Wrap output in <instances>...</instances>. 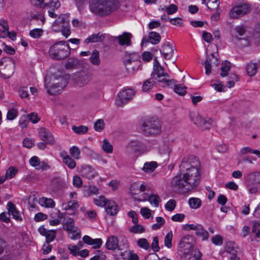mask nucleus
Masks as SVG:
<instances>
[{"mask_svg":"<svg viewBox=\"0 0 260 260\" xmlns=\"http://www.w3.org/2000/svg\"><path fill=\"white\" fill-rule=\"evenodd\" d=\"M118 5V0H90L89 4L90 11L102 16L110 14Z\"/></svg>","mask_w":260,"mask_h":260,"instance_id":"f257e3e1","label":"nucleus"},{"mask_svg":"<svg viewBox=\"0 0 260 260\" xmlns=\"http://www.w3.org/2000/svg\"><path fill=\"white\" fill-rule=\"evenodd\" d=\"M49 53L52 58L61 60L70 55L71 50L69 45L65 41H60L50 47Z\"/></svg>","mask_w":260,"mask_h":260,"instance_id":"f03ea898","label":"nucleus"},{"mask_svg":"<svg viewBox=\"0 0 260 260\" xmlns=\"http://www.w3.org/2000/svg\"><path fill=\"white\" fill-rule=\"evenodd\" d=\"M45 87L47 92L50 94H56L66 87L67 81L62 76H54L50 80V82H47L48 78H45Z\"/></svg>","mask_w":260,"mask_h":260,"instance_id":"7ed1b4c3","label":"nucleus"},{"mask_svg":"<svg viewBox=\"0 0 260 260\" xmlns=\"http://www.w3.org/2000/svg\"><path fill=\"white\" fill-rule=\"evenodd\" d=\"M52 29L55 32L61 31L66 38L71 34L68 16L60 15L52 24Z\"/></svg>","mask_w":260,"mask_h":260,"instance_id":"20e7f679","label":"nucleus"},{"mask_svg":"<svg viewBox=\"0 0 260 260\" xmlns=\"http://www.w3.org/2000/svg\"><path fill=\"white\" fill-rule=\"evenodd\" d=\"M142 129L145 135H155L161 131V124L156 119L151 118L145 120L142 124Z\"/></svg>","mask_w":260,"mask_h":260,"instance_id":"39448f33","label":"nucleus"},{"mask_svg":"<svg viewBox=\"0 0 260 260\" xmlns=\"http://www.w3.org/2000/svg\"><path fill=\"white\" fill-rule=\"evenodd\" d=\"M170 185L174 191L179 193H186L190 190L181 173L172 178Z\"/></svg>","mask_w":260,"mask_h":260,"instance_id":"423d86ee","label":"nucleus"},{"mask_svg":"<svg viewBox=\"0 0 260 260\" xmlns=\"http://www.w3.org/2000/svg\"><path fill=\"white\" fill-rule=\"evenodd\" d=\"M181 174L190 190L196 188L199 184L201 176L198 169L192 168L187 172Z\"/></svg>","mask_w":260,"mask_h":260,"instance_id":"0eeeda50","label":"nucleus"},{"mask_svg":"<svg viewBox=\"0 0 260 260\" xmlns=\"http://www.w3.org/2000/svg\"><path fill=\"white\" fill-rule=\"evenodd\" d=\"M250 193H256L260 189V171L248 174L246 178Z\"/></svg>","mask_w":260,"mask_h":260,"instance_id":"6e6552de","label":"nucleus"},{"mask_svg":"<svg viewBox=\"0 0 260 260\" xmlns=\"http://www.w3.org/2000/svg\"><path fill=\"white\" fill-rule=\"evenodd\" d=\"M148 190V187L142 183L140 184L139 183L135 182L133 183L130 187V193L135 200L142 202L146 201V197H145V193L140 194L142 192H144Z\"/></svg>","mask_w":260,"mask_h":260,"instance_id":"1a4fd4ad","label":"nucleus"},{"mask_svg":"<svg viewBox=\"0 0 260 260\" xmlns=\"http://www.w3.org/2000/svg\"><path fill=\"white\" fill-rule=\"evenodd\" d=\"M15 63L10 58L4 57L0 60V73L5 78H9L14 73Z\"/></svg>","mask_w":260,"mask_h":260,"instance_id":"9d476101","label":"nucleus"},{"mask_svg":"<svg viewBox=\"0 0 260 260\" xmlns=\"http://www.w3.org/2000/svg\"><path fill=\"white\" fill-rule=\"evenodd\" d=\"M135 94V91L132 88H127L122 90L118 93L115 100V105L117 107H122L131 101Z\"/></svg>","mask_w":260,"mask_h":260,"instance_id":"9b49d317","label":"nucleus"},{"mask_svg":"<svg viewBox=\"0 0 260 260\" xmlns=\"http://www.w3.org/2000/svg\"><path fill=\"white\" fill-rule=\"evenodd\" d=\"M200 166V162L198 159L194 156H186L183 158L181 164L179 166L180 172H187L192 168L198 169Z\"/></svg>","mask_w":260,"mask_h":260,"instance_id":"f8f14e48","label":"nucleus"},{"mask_svg":"<svg viewBox=\"0 0 260 260\" xmlns=\"http://www.w3.org/2000/svg\"><path fill=\"white\" fill-rule=\"evenodd\" d=\"M63 229L64 230L69 232L71 234L72 239H78L80 238L81 232L80 230L75 226L74 220L70 217H66L64 218L62 222Z\"/></svg>","mask_w":260,"mask_h":260,"instance_id":"ddd939ff","label":"nucleus"},{"mask_svg":"<svg viewBox=\"0 0 260 260\" xmlns=\"http://www.w3.org/2000/svg\"><path fill=\"white\" fill-rule=\"evenodd\" d=\"M247 37L246 29L245 26L238 25L235 28L233 38L236 43L238 44V42H242L241 45L243 47L248 46L249 41Z\"/></svg>","mask_w":260,"mask_h":260,"instance_id":"4468645a","label":"nucleus"},{"mask_svg":"<svg viewBox=\"0 0 260 260\" xmlns=\"http://www.w3.org/2000/svg\"><path fill=\"white\" fill-rule=\"evenodd\" d=\"M251 11L250 6L247 4H241L233 7L229 12L231 19H238L248 14Z\"/></svg>","mask_w":260,"mask_h":260,"instance_id":"2eb2a0df","label":"nucleus"},{"mask_svg":"<svg viewBox=\"0 0 260 260\" xmlns=\"http://www.w3.org/2000/svg\"><path fill=\"white\" fill-rule=\"evenodd\" d=\"M35 5L40 6L41 8H45L46 7H50L48 11L49 15L50 17L55 18L57 14L55 13V9H57L60 6V3L57 1L53 4L51 2L52 0H35Z\"/></svg>","mask_w":260,"mask_h":260,"instance_id":"dca6fc26","label":"nucleus"},{"mask_svg":"<svg viewBox=\"0 0 260 260\" xmlns=\"http://www.w3.org/2000/svg\"><path fill=\"white\" fill-rule=\"evenodd\" d=\"M192 120L194 124L205 129H209L213 123L211 118H204L200 114L196 115Z\"/></svg>","mask_w":260,"mask_h":260,"instance_id":"f3484780","label":"nucleus"},{"mask_svg":"<svg viewBox=\"0 0 260 260\" xmlns=\"http://www.w3.org/2000/svg\"><path fill=\"white\" fill-rule=\"evenodd\" d=\"M194 245L193 237L190 235H186L183 237L179 242V246L184 251L190 252L193 250Z\"/></svg>","mask_w":260,"mask_h":260,"instance_id":"a211bd4d","label":"nucleus"},{"mask_svg":"<svg viewBox=\"0 0 260 260\" xmlns=\"http://www.w3.org/2000/svg\"><path fill=\"white\" fill-rule=\"evenodd\" d=\"M174 47L173 44L167 43L161 46L160 52L166 59H171L174 54Z\"/></svg>","mask_w":260,"mask_h":260,"instance_id":"6ab92c4d","label":"nucleus"},{"mask_svg":"<svg viewBox=\"0 0 260 260\" xmlns=\"http://www.w3.org/2000/svg\"><path fill=\"white\" fill-rule=\"evenodd\" d=\"M219 61L212 53L210 56H207L205 61V73L208 75L211 73L212 67H217L219 65Z\"/></svg>","mask_w":260,"mask_h":260,"instance_id":"aec40b11","label":"nucleus"},{"mask_svg":"<svg viewBox=\"0 0 260 260\" xmlns=\"http://www.w3.org/2000/svg\"><path fill=\"white\" fill-rule=\"evenodd\" d=\"M72 79L80 86L86 84L89 81V75L84 71L77 72L72 76Z\"/></svg>","mask_w":260,"mask_h":260,"instance_id":"412c9836","label":"nucleus"},{"mask_svg":"<svg viewBox=\"0 0 260 260\" xmlns=\"http://www.w3.org/2000/svg\"><path fill=\"white\" fill-rule=\"evenodd\" d=\"M39 136L40 139L46 143L52 145L55 143V140L50 131L44 127H42L39 131Z\"/></svg>","mask_w":260,"mask_h":260,"instance_id":"4be33fe9","label":"nucleus"},{"mask_svg":"<svg viewBox=\"0 0 260 260\" xmlns=\"http://www.w3.org/2000/svg\"><path fill=\"white\" fill-rule=\"evenodd\" d=\"M225 251L227 253L226 256L230 260H239V258L237 256V250L236 244L232 242H228L225 247Z\"/></svg>","mask_w":260,"mask_h":260,"instance_id":"5701e85b","label":"nucleus"},{"mask_svg":"<svg viewBox=\"0 0 260 260\" xmlns=\"http://www.w3.org/2000/svg\"><path fill=\"white\" fill-rule=\"evenodd\" d=\"M132 35L129 32H124L121 35H119L114 38L115 41H118V43L120 46H129L131 45V39Z\"/></svg>","mask_w":260,"mask_h":260,"instance_id":"b1692460","label":"nucleus"},{"mask_svg":"<svg viewBox=\"0 0 260 260\" xmlns=\"http://www.w3.org/2000/svg\"><path fill=\"white\" fill-rule=\"evenodd\" d=\"M106 248L108 250H114L116 249L118 250H122L118 246V240L117 238L114 236H112L109 237L106 243Z\"/></svg>","mask_w":260,"mask_h":260,"instance_id":"393cba45","label":"nucleus"},{"mask_svg":"<svg viewBox=\"0 0 260 260\" xmlns=\"http://www.w3.org/2000/svg\"><path fill=\"white\" fill-rule=\"evenodd\" d=\"M184 260H202V253L198 249L192 250L190 252L184 251Z\"/></svg>","mask_w":260,"mask_h":260,"instance_id":"a878e982","label":"nucleus"},{"mask_svg":"<svg viewBox=\"0 0 260 260\" xmlns=\"http://www.w3.org/2000/svg\"><path fill=\"white\" fill-rule=\"evenodd\" d=\"M7 207L9 215H12L13 218L17 221H21L22 220L21 216L19 215V212L17 210L15 205L13 203L9 202L7 203Z\"/></svg>","mask_w":260,"mask_h":260,"instance_id":"bb28decb","label":"nucleus"},{"mask_svg":"<svg viewBox=\"0 0 260 260\" xmlns=\"http://www.w3.org/2000/svg\"><path fill=\"white\" fill-rule=\"evenodd\" d=\"M51 219L49 220L50 224L53 226L57 225L61 222V220L63 218L62 214L59 211L53 212L51 214Z\"/></svg>","mask_w":260,"mask_h":260,"instance_id":"cd10ccee","label":"nucleus"},{"mask_svg":"<svg viewBox=\"0 0 260 260\" xmlns=\"http://www.w3.org/2000/svg\"><path fill=\"white\" fill-rule=\"evenodd\" d=\"M105 206V210L108 214L113 216L117 214L118 208L114 201H108Z\"/></svg>","mask_w":260,"mask_h":260,"instance_id":"c85d7f7f","label":"nucleus"},{"mask_svg":"<svg viewBox=\"0 0 260 260\" xmlns=\"http://www.w3.org/2000/svg\"><path fill=\"white\" fill-rule=\"evenodd\" d=\"M104 39L105 36L101 32H99L98 34H94L89 36L85 40L84 42L86 44L100 42L103 41Z\"/></svg>","mask_w":260,"mask_h":260,"instance_id":"c756f323","label":"nucleus"},{"mask_svg":"<svg viewBox=\"0 0 260 260\" xmlns=\"http://www.w3.org/2000/svg\"><path fill=\"white\" fill-rule=\"evenodd\" d=\"M154 80H157L159 83V85L163 87H172L173 84L176 82L174 79L170 80L169 77H162L160 78L156 77L154 78Z\"/></svg>","mask_w":260,"mask_h":260,"instance_id":"7c9ffc66","label":"nucleus"},{"mask_svg":"<svg viewBox=\"0 0 260 260\" xmlns=\"http://www.w3.org/2000/svg\"><path fill=\"white\" fill-rule=\"evenodd\" d=\"M125 68L127 72L131 74H134L140 66V61H136L132 62L124 63Z\"/></svg>","mask_w":260,"mask_h":260,"instance_id":"2f4dec72","label":"nucleus"},{"mask_svg":"<svg viewBox=\"0 0 260 260\" xmlns=\"http://www.w3.org/2000/svg\"><path fill=\"white\" fill-rule=\"evenodd\" d=\"M89 61L90 63L95 66H98L101 63L100 53L97 50H94L90 54Z\"/></svg>","mask_w":260,"mask_h":260,"instance_id":"473e14b6","label":"nucleus"},{"mask_svg":"<svg viewBox=\"0 0 260 260\" xmlns=\"http://www.w3.org/2000/svg\"><path fill=\"white\" fill-rule=\"evenodd\" d=\"M82 175L88 179H92L95 176L96 172L89 166H86L81 171Z\"/></svg>","mask_w":260,"mask_h":260,"instance_id":"72a5a7b5","label":"nucleus"},{"mask_svg":"<svg viewBox=\"0 0 260 260\" xmlns=\"http://www.w3.org/2000/svg\"><path fill=\"white\" fill-rule=\"evenodd\" d=\"M151 77L155 78H162V77H169V75L165 72L164 69L161 67L160 69L156 68V69L153 70V72L151 73Z\"/></svg>","mask_w":260,"mask_h":260,"instance_id":"f704fd0d","label":"nucleus"},{"mask_svg":"<svg viewBox=\"0 0 260 260\" xmlns=\"http://www.w3.org/2000/svg\"><path fill=\"white\" fill-rule=\"evenodd\" d=\"M149 41L153 45L158 44L161 40L160 35L156 32L151 31L148 35Z\"/></svg>","mask_w":260,"mask_h":260,"instance_id":"c9c22d12","label":"nucleus"},{"mask_svg":"<svg viewBox=\"0 0 260 260\" xmlns=\"http://www.w3.org/2000/svg\"><path fill=\"white\" fill-rule=\"evenodd\" d=\"M157 164L155 161L147 162L144 164L142 170L145 173H151L157 168Z\"/></svg>","mask_w":260,"mask_h":260,"instance_id":"e433bc0d","label":"nucleus"},{"mask_svg":"<svg viewBox=\"0 0 260 260\" xmlns=\"http://www.w3.org/2000/svg\"><path fill=\"white\" fill-rule=\"evenodd\" d=\"M246 70L249 76H253L257 72V64L256 63L250 62L247 64Z\"/></svg>","mask_w":260,"mask_h":260,"instance_id":"4c0bfd02","label":"nucleus"},{"mask_svg":"<svg viewBox=\"0 0 260 260\" xmlns=\"http://www.w3.org/2000/svg\"><path fill=\"white\" fill-rule=\"evenodd\" d=\"M155 83V81L154 80V79L151 77V78H149L144 82L142 90L143 92L148 91L152 88Z\"/></svg>","mask_w":260,"mask_h":260,"instance_id":"58836bf2","label":"nucleus"},{"mask_svg":"<svg viewBox=\"0 0 260 260\" xmlns=\"http://www.w3.org/2000/svg\"><path fill=\"white\" fill-rule=\"evenodd\" d=\"M39 202L41 206L47 208H53L55 206V202L51 199L43 197L40 199Z\"/></svg>","mask_w":260,"mask_h":260,"instance_id":"ea45409f","label":"nucleus"},{"mask_svg":"<svg viewBox=\"0 0 260 260\" xmlns=\"http://www.w3.org/2000/svg\"><path fill=\"white\" fill-rule=\"evenodd\" d=\"M196 235L198 237L201 238L203 241L207 240L209 237L208 232L202 225L199 227L197 232H196Z\"/></svg>","mask_w":260,"mask_h":260,"instance_id":"a19ab883","label":"nucleus"},{"mask_svg":"<svg viewBox=\"0 0 260 260\" xmlns=\"http://www.w3.org/2000/svg\"><path fill=\"white\" fill-rule=\"evenodd\" d=\"M52 183L57 189H61L66 186V181L59 177H55L52 180Z\"/></svg>","mask_w":260,"mask_h":260,"instance_id":"79ce46f5","label":"nucleus"},{"mask_svg":"<svg viewBox=\"0 0 260 260\" xmlns=\"http://www.w3.org/2000/svg\"><path fill=\"white\" fill-rule=\"evenodd\" d=\"M174 91L179 95H184L186 93L187 87L182 84H173Z\"/></svg>","mask_w":260,"mask_h":260,"instance_id":"37998d69","label":"nucleus"},{"mask_svg":"<svg viewBox=\"0 0 260 260\" xmlns=\"http://www.w3.org/2000/svg\"><path fill=\"white\" fill-rule=\"evenodd\" d=\"M231 69V63L228 61H225L222 63L221 67L220 76L224 77L227 76L228 72Z\"/></svg>","mask_w":260,"mask_h":260,"instance_id":"c03bdc74","label":"nucleus"},{"mask_svg":"<svg viewBox=\"0 0 260 260\" xmlns=\"http://www.w3.org/2000/svg\"><path fill=\"white\" fill-rule=\"evenodd\" d=\"M145 197H146V200L148 198V200L149 201L151 204H154V206L156 207H157L158 206L159 202V197L158 195H147L145 194Z\"/></svg>","mask_w":260,"mask_h":260,"instance_id":"a18cd8bd","label":"nucleus"},{"mask_svg":"<svg viewBox=\"0 0 260 260\" xmlns=\"http://www.w3.org/2000/svg\"><path fill=\"white\" fill-rule=\"evenodd\" d=\"M63 162L71 169H74L76 166L75 161L68 155L63 157Z\"/></svg>","mask_w":260,"mask_h":260,"instance_id":"49530a36","label":"nucleus"},{"mask_svg":"<svg viewBox=\"0 0 260 260\" xmlns=\"http://www.w3.org/2000/svg\"><path fill=\"white\" fill-rule=\"evenodd\" d=\"M253 39L254 40L255 43L260 45V23L255 26L253 32Z\"/></svg>","mask_w":260,"mask_h":260,"instance_id":"de8ad7c7","label":"nucleus"},{"mask_svg":"<svg viewBox=\"0 0 260 260\" xmlns=\"http://www.w3.org/2000/svg\"><path fill=\"white\" fill-rule=\"evenodd\" d=\"M43 33L44 30L42 28H34L29 31V35L34 39H38L43 35Z\"/></svg>","mask_w":260,"mask_h":260,"instance_id":"09e8293b","label":"nucleus"},{"mask_svg":"<svg viewBox=\"0 0 260 260\" xmlns=\"http://www.w3.org/2000/svg\"><path fill=\"white\" fill-rule=\"evenodd\" d=\"M85 192L87 197L97 195L99 193V189L95 185H89L85 190Z\"/></svg>","mask_w":260,"mask_h":260,"instance_id":"8fccbe9b","label":"nucleus"},{"mask_svg":"<svg viewBox=\"0 0 260 260\" xmlns=\"http://www.w3.org/2000/svg\"><path fill=\"white\" fill-rule=\"evenodd\" d=\"M219 4V0H208L206 5L209 10L214 11L217 9Z\"/></svg>","mask_w":260,"mask_h":260,"instance_id":"3c124183","label":"nucleus"},{"mask_svg":"<svg viewBox=\"0 0 260 260\" xmlns=\"http://www.w3.org/2000/svg\"><path fill=\"white\" fill-rule=\"evenodd\" d=\"M129 232L134 234H141L145 232L144 226L137 223L131 227Z\"/></svg>","mask_w":260,"mask_h":260,"instance_id":"603ef678","label":"nucleus"},{"mask_svg":"<svg viewBox=\"0 0 260 260\" xmlns=\"http://www.w3.org/2000/svg\"><path fill=\"white\" fill-rule=\"evenodd\" d=\"M190 207L192 209H198L201 205V201L199 198H192L188 201Z\"/></svg>","mask_w":260,"mask_h":260,"instance_id":"864d4df0","label":"nucleus"},{"mask_svg":"<svg viewBox=\"0 0 260 260\" xmlns=\"http://www.w3.org/2000/svg\"><path fill=\"white\" fill-rule=\"evenodd\" d=\"M108 201L103 196H99L98 198H95L93 200V203L95 205L99 207H104L106 206Z\"/></svg>","mask_w":260,"mask_h":260,"instance_id":"5fc2aeb1","label":"nucleus"},{"mask_svg":"<svg viewBox=\"0 0 260 260\" xmlns=\"http://www.w3.org/2000/svg\"><path fill=\"white\" fill-rule=\"evenodd\" d=\"M72 130L78 135H83L85 134L88 131V127L84 125H81L79 126H73L72 127Z\"/></svg>","mask_w":260,"mask_h":260,"instance_id":"6e6d98bb","label":"nucleus"},{"mask_svg":"<svg viewBox=\"0 0 260 260\" xmlns=\"http://www.w3.org/2000/svg\"><path fill=\"white\" fill-rule=\"evenodd\" d=\"M156 221L157 223L152 225V229L153 230H157L160 229L165 223V220L162 217H157Z\"/></svg>","mask_w":260,"mask_h":260,"instance_id":"4d7b16f0","label":"nucleus"},{"mask_svg":"<svg viewBox=\"0 0 260 260\" xmlns=\"http://www.w3.org/2000/svg\"><path fill=\"white\" fill-rule=\"evenodd\" d=\"M173 238V233L172 231H170L165 236L164 243L165 246L168 248H170L172 246V241Z\"/></svg>","mask_w":260,"mask_h":260,"instance_id":"13d9d810","label":"nucleus"},{"mask_svg":"<svg viewBox=\"0 0 260 260\" xmlns=\"http://www.w3.org/2000/svg\"><path fill=\"white\" fill-rule=\"evenodd\" d=\"M139 55L137 53H132L129 54L128 56H125L124 57V63H127V62H132L136 61H140Z\"/></svg>","mask_w":260,"mask_h":260,"instance_id":"bf43d9fd","label":"nucleus"},{"mask_svg":"<svg viewBox=\"0 0 260 260\" xmlns=\"http://www.w3.org/2000/svg\"><path fill=\"white\" fill-rule=\"evenodd\" d=\"M18 111L16 109L12 108L9 109L7 112V119L9 120H13L18 115Z\"/></svg>","mask_w":260,"mask_h":260,"instance_id":"052dcab7","label":"nucleus"},{"mask_svg":"<svg viewBox=\"0 0 260 260\" xmlns=\"http://www.w3.org/2000/svg\"><path fill=\"white\" fill-rule=\"evenodd\" d=\"M79 207L78 203L75 201H69L67 206L65 207L66 210H72L75 212Z\"/></svg>","mask_w":260,"mask_h":260,"instance_id":"680f3d73","label":"nucleus"},{"mask_svg":"<svg viewBox=\"0 0 260 260\" xmlns=\"http://www.w3.org/2000/svg\"><path fill=\"white\" fill-rule=\"evenodd\" d=\"M71 155L75 159H78L80 157V150L77 146H73L70 149Z\"/></svg>","mask_w":260,"mask_h":260,"instance_id":"e2e57ef3","label":"nucleus"},{"mask_svg":"<svg viewBox=\"0 0 260 260\" xmlns=\"http://www.w3.org/2000/svg\"><path fill=\"white\" fill-rule=\"evenodd\" d=\"M105 127V122L102 119H98L96 121L94 125L95 131L97 132H101Z\"/></svg>","mask_w":260,"mask_h":260,"instance_id":"0e129e2a","label":"nucleus"},{"mask_svg":"<svg viewBox=\"0 0 260 260\" xmlns=\"http://www.w3.org/2000/svg\"><path fill=\"white\" fill-rule=\"evenodd\" d=\"M103 150L107 153H111L113 151V146L107 139H104L102 146Z\"/></svg>","mask_w":260,"mask_h":260,"instance_id":"69168bd1","label":"nucleus"},{"mask_svg":"<svg viewBox=\"0 0 260 260\" xmlns=\"http://www.w3.org/2000/svg\"><path fill=\"white\" fill-rule=\"evenodd\" d=\"M56 232L55 230H49L47 234L45 236L46 242L50 243L55 239L56 237Z\"/></svg>","mask_w":260,"mask_h":260,"instance_id":"338daca9","label":"nucleus"},{"mask_svg":"<svg viewBox=\"0 0 260 260\" xmlns=\"http://www.w3.org/2000/svg\"><path fill=\"white\" fill-rule=\"evenodd\" d=\"M252 233L254 234V236L256 237L259 238L260 237V224L258 223H254L252 230Z\"/></svg>","mask_w":260,"mask_h":260,"instance_id":"774afa93","label":"nucleus"}]
</instances>
